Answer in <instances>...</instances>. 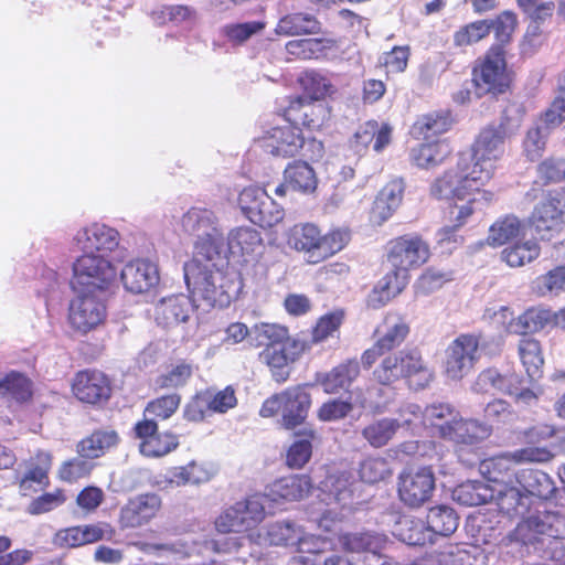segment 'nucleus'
<instances>
[{
	"label": "nucleus",
	"instance_id": "f257e3e1",
	"mask_svg": "<svg viewBox=\"0 0 565 565\" xmlns=\"http://www.w3.org/2000/svg\"><path fill=\"white\" fill-rule=\"evenodd\" d=\"M507 126L490 124L478 132L469 153H460L454 169L446 170L430 185V195L437 200L465 201L480 193L486 203L493 192L482 188L493 178L498 162L504 153Z\"/></svg>",
	"mask_w": 565,
	"mask_h": 565
},
{
	"label": "nucleus",
	"instance_id": "f03ea898",
	"mask_svg": "<svg viewBox=\"0 0 565 565\" xmlns=\"http://www.w3.org/2000/svg\"><path fill=\"white\" fill-rule=\"evenodd\" d=\"M345 317L343 308L323 313L311 326L309 341L290 335L289 328L285 324L260 322L255 324L250 345L254 349H262L258 352V361L268 369L274 382L284 384L290 379L291 365L298 362L312 344L340 337Z\"/></svg>",
	"mask_w": 565,
	"mask_h": 565
},
{
	"label": "nucleus",
	"instance_id": "7ed1b4c3",
	"mask_svg": "<svg viewBox=\"0 0 565 565\" xmlns=\"http://www.w3.org/2000/svg\"><path fill=\"white\" fill-rule=\"evenodd\" d=\"M380 359L372 376L381 386L392 387L403 380L409 388L418 391L427 387L434 380V371L418 348L391 351Z\"/></svg>",
	"mask_w": 565,
	"mask_h": 565
},
{
	"label": "nucleus",
	"instance_id": "20e7f679",
	"mask_svg": "<svg viewBox=\"0 0 565 565\" xmlns=\"http://www.w3.org/2000/svg\"><path fill=\"white\" fill-rule=\"evenodd\" d=\"M351 239L350 232L344 228H331L323 233L312 222L292 225L286 233L287 246L302 254L309 265H318L340 253Z\"/></svg>",
	"mask_w": 565,
	"mask_h": 565
},
{
	"label": "nucleus",
	"instance_id": "39448f33",
	"mask_svg": "<svg viewBox=\"0 0 565 565\" xmlns=\"http://www.w3.org/2000/svg\"><path fill=\"white\" fill-rule=\"evenodd\" d=\"M515 72L508 63V51L489 46L471 68V83L478 97L498 98L512 92Z\"/></svg>",
	"mask_w": 565,
	"mask_h": 565
},
{
	"label": "nucleus",
	"instance_id": "423d86ee",
	"mask_svg": "<svg viewBox=\"0 0 565 565\" xmlns=\"http://www.w3.org/2000/svg\"><path fill=\"white\" fill-rule=\"evenodd\" d=\"M183 271L185 284L194 299L212 308H224L231 303L232 296L225 284L226 277L216 268L199 267L195 262H186Z\"/></svg>",
	"mask_w": 565,
	"mask_h": 565
},
{
	"label": "nucleus",
	"instance_id": "0eeeda50",
	"mask_svg": "<svg viewBox=\"0 0 565 565\" xmlns=\"http://www.w3.org/2000/svg\"><path fill=\"white\" fill-rule=\"evenodd\" d=\"M311 407V395L305 385L289 386L280 393L266 398L260 407L262 417H271L278 412L281 414V426L292 430L302 425Z\"/></svg>",
	"mask_w": 565,
	"mask_h": 565
},
{
	"label": "nucleus",
	"instance_id": "6e6552de",
	"mask_svg": "<svg viewBox=\"0 0 565 565\" xmlns=\"http://www.w3.org/2000/svg\"><path fill=\"white\" fill-rule=\"evenodd\" d=\"M409 333L411 323L405 313L397 310L385 312L381 323L374 330V343L361 355L363 367L370 370L385 353L399 348Z\"/></svg>",
	"mask_w": 565,
	"mask_h": 565
},
{
	"label": "nucleus",
	"instance_id": "1a4fd4ad",
	"mask_svg": "<svg viewBox=\"0 0 565 565\" xmlns=\"http://www.w3.org/2000/svg\"><path fill=\"white\" fill-rule=\"evenodd\" d=\"M487 342L482 331L457 335L446 349L445 373L451 380H461L472 371L480 360Z\"/></svg>",
	"mask_w": 565,
	"mask_h": 565
},
{
	"label": "nucleus",
	"instance_id": "9d476101",
	"mask_svg": "<svg viewBox=\"0 0 565 565\" xmlns=\"http://www.w3.org/2000/svg\"><path fill=\"white\" fill-rule=\"evenodd\" d=\"M384 250L385 260L391 267H397L408 274L424 266L431 255L428 242L417 233L391 238Z\"/></svg>",
	"mask_w": 565,
	"mask_h": 565
},
{
	"label": "nucleus",
	"instance_id": "9b49d317",
	"mask_svg": "<svg viewBox=\"0 0 565 565\" xmlns=\"http://www.w3.org/2000/svg\"><path fill=\"white\" fill-rule=\"evenodd\" d=\"M436 478L430 466L404 468L397 478V494L404 505L422 508L433 498Z\"/></svg>",
	"mask_w": 565,
	"mask_h": 565
},
{
	"label": "nucleus",
	"instance_id": "f8f14e48",
	"mask_svg": "<svg viewBox=\"0 0 565 565\" xmlns=\"http://www.w3.org/2000/svg\"><path fill=\"white\" fill-rule=\"evenodd\" d=\"M116 269L103 254L82 252L73 263V288H98L105 289L115 278Z\"/></svg>",
	"mask_w": 565,
	"mask_h": 565
},
{
	"label": "nucleus",
	"instance_id": "ddd939ff",
	"mask_svg": "<svg viewBox=\"0 0 565 565\" xmlns=\"http://www.w3.org/2000/svg\"><path fill=\"white\" fill-rule=\"evenodd\" d=\"M71 392L81 403L102 406L108 403L113 394V382L105 372L87 367L77 371L71 382Z\"/></svg>",
	"mask_w": 565,
	"mask_h": 565
},
{
	"label": "nucleus",
	"instance_id": "4468645a",
	"mask_svg": "<svg viewBox=\"0 0 565 565\" xmlns=\"http://www.w3.org/2000/svg\"><path fill=\"white\" fill-rule=\"evenodd\" d=\"M267 182L265 188L247 186L238 195V205L242 213L253 224L263 228L271 227L281 220V213L273 210V200L267 193Z\"/></svg>",
	"mask_w": 565,
	"mask_h": 565
},
{
	"label": "nucleus",
	"instance_id": "2eb2a0df",
	"mask_svg": "<svg viewBox=\"0 0 565 565\" xmlns=\"http://www.w3.org/2000/svg\"><path fill=\"white\" fill-rule=\"evenodd\" d=\"M138 448L147 458H161L179 447V436L170 430L160 431L153 420H138L132 427Z\"/></svg>",
	"mask_w": 565,
	"mask_h": 565
},
{
	"label": "nucleus",
	"instance_id": "dca6fc26",
	"mask_svg": "<svg viewBox=\"0 0 565 565\" xmlns=\"http://www.w3.org/2000/svg\"><path fill=\"white\" fill-rule=\"evenodd\" d=\"M106 317V305L94 292H83L71 301L68 321L71 327L81 333L96 329L104 323Z\"/></svg>",
	"mask_w": 565,
	"mask_h": 565
},
{
	"label": "nucleus",
	"instance_id": "f3484780",
	"mask_svg": "<svg viewBox=\"0 0 565 565\" xmlns=\"http://www.w3.org/2000/svg\"><path fill=\"white\" fill-rule=\"evenodd\" d=\"M24 471L18 479L19 490L23 495L43 490L50 486V471L53 466V455L43 449L36 450L24 460Z\"/></svg>",
	"mask_w": 565,
	"mask_h": 565
},
{
	"label": "nucleus",
	"instance_id": "a211bd4d",
	"mask_svg": "<svg viewBox=\"0 0 565 565\" xmlns=\"http://www.w3.org/2000/svg\"><path fill=\"white\" fill-rule=\"evenodd\" d=\"M492 434V427L473 418H463L460 414L449 425L441 428L440 439L459 446H475Z\"/></svg>",
	"mask_w": 565,
	"mask_h": 565
},
{
	"label": "nucleus",
	"instance_id": "6ab92c4d",
	"mask_svg": "<svg viewBox=\"0 0 565 565\" xmlns=\"http://www.w3.org/2000/svg\"><path fill=\"white\" fill-rule=\"evenodd\" d=\"M74 241L82 252L103 254L109 258L119 244V233L105 224L93 223L79 230Z\"/></svg>",
	"mask_w": 565,
	"mask_h": 565
},
{
	"label": "nucleus",
	"instance_id": "aec40b11",
	"mask_svg": "<svg viewBox=\"0 0 565 565\" xmlns=\"http://www.w3.org/2000/svg\"><path fill=\"white\" fill-rule=\"evenodd\" d=\"M161 508V499L154 493H143L128 500L120 509L119 526L121 529L139 527L148 523Z\"/></svg>",
	"mask_w": 565,
	"mask_h": 565
},
{
	"label": "nucleus",
	"instance_id": "412c9836",
	"mask_svg": "<svg viewBox=\"0 0 565 565\" xmlns=\"http://www.w3.org/2000/svg\"><path fill=\"white\" fill-rule=\"evenodd\" d=\"M194 309V301L189 296L172 295L154 306L153 317L158 326L168 329L188 322Z\"/></svg>",
	"mask_w": 565,
	"mask_h": 565
},
{
	"label": "nucleus",
	"instance_id": "4be33fe9",
	"mask_svg": "<svg viewBox=\"0 0 565 565\" xmlns=\"http://www.w3.org/2000/svg\"><path fill=\"white\" fill-rule=\"evenodd\" d=\"M524 381L515 372L501 373L497 367L491 366L482 370L473 384L478 393L495 391L505 395L521 396Z\"/></svg>",
	"mask_w": 565,
	"mask_h": 565
},
{
	"label": "nucleus",
	"instance_id": "5701e85b",
	"mask_svg": "<svg viewBox=\"0 0 565 565\" xmlns=\"http://www.w3.org/2000/svg\"><path fill=\"white\" fill-rule=\"evenodd\" d=\"M120 277L124 287L136 295L149 291L160 279L157 265L146 259H134L127 263Z\"/></svg>",
	"mask_w": 565,
	"mask_h": 565
},
{
	"label": "nucleus",
	"instance_id": "b1692460",
	"mask_svg": "<svg viewBox=\"0 0 565 565\" xmlns=\"http://www.w3.org/2000/svg\"><path fill=\"white\" fill-rule=\"evenodd\" d=\"M265 146L275 157H296L305 145L301 130L295 126L274 127L264 138Z\"/></svg>",
	"mask_w": 565,
	"mask_h": 565
},
{
	"label": "nucleus",
	"instance_id": "393cba45",
	"mask_svg": "<svg viewBox=\"0 0 565 565\" xmlns=\"http://www.w3.org/2000/svg\"><path fill=\"white\" fill-rule=\"evenodd\" d=\"M564 196L565 188L552 189L545 193L531 216L537 231H550L562 221Z\"/></svg>",
	"mask_w": 565,
	"mask_h": 565
},
{
	"label": "nucleus",
	"instance_id": "a878e982",
	"mask_svg": "<svg viewBox=\"0 0 565 565\" xmlns=\"http://www.w3.org/2000/svg\"><path fill=\"white\" fill-rule=\"evenodd\" d=\"M392 127L386 124H379L376 120L365 121L359 127L351 139V147L361 152L366 150L370 145L376 152H381L392 140Z\"/></svg>",
	"mask_w": 565,
	"mask_h": 565
},
{
	"label": "nucleus",
	"instance_id": "bb28decb",
	"mask_svg": "<svg viewBox=\"0 0 565 565\" xmlns=\"http://www.w3.org/2000/svg\"><path fill=\"white\" fill-rule=\"evenodd\" d=\"M360 375V364L356 359H348L332 367L318 381L327 394H338L348 391Z\"/></svg>",
	"mask_w": 565,
	"mask_h": 565
},
{
	"label": "nucleus",
	"instance_id": "cd10ccee",
	"mask_svg": "<svg viewBox=\"0 0 565 565\" xmlns=\"http://www.w3.org/2000/svg\"><path fill=\"white\" fill-rule=\"evenodd\" d=\"M321 30L322 23L316 15L307 12H292L278 20L274 32L280 36H298L319 34Z\"/></svg>",
	"mask_w": 565,
	"mask_h": 565
},
{
	"label": "nucleus",
	"instance_id": "c85d7f7f",
	"mask_svg": "<svg viewBox=\"0 0 565 565\" xmlns=\"http://www.w3.org/2000/svg\"><path fill=\"white\" fill-rule=\"evenodd\" d=\"M409 280L411 274L397 267H391L372 289L374 307H382L397 297L407 287Z\"/></svg>",
	"mask_w": 565,
	"mask_h": 565
},
{
	"label": "nucleus",
	"instance_id": "c756f323",
	"mask_svg": "<svg viewBox=\"0 0 565 565\" xmlns=\"http://www.w3.org/2000/svg\"><path fill=\"white\" fill-rule=\"evenodd\" d=\"M119 443L120 437L115 429H95L77 443L76 452L83 458L94 460L117 447Z\"/></svg>",
	"mask_w": 565,
	"mask_h": 565
},
{
	"label": "nucleus",
	"instance_id": "7c9ffc66",
	"mask_svg": "<svg viewBox=\"0 0 565 565\" xmlns=\"http://www.w3.org/2000/svg\"><path fill=\"white\" fill-rule=\"evenodd\" d=\"M452 152L447 139L426 141L413 148L409 158L419 168H433L443 163Z\"/></svg>",
	"mask_w": 565,
	"mask_h": 565
},
{
	"label": "nucleus",
	"instance_id": "2f4dec72",
	"mask_svg": "<svg viewBox=\"0 0 565 565\" xmlns=\"http://www.w3.org/2000/svg\"><path fill=\"white\" fill-rule=\"evenodd\" d=\"M514 459L510 452H503L488 459H484L480 463V471L483 477L492 483L507 486L515 481L516 471L513 467Z\"/></svg>",
	"mask_w": 565,
	"mask_h": 565
},
{
	"label": "nucleus",
	"instance_id": "473e14b6",
	"mask_svg": "<svg viewBox=\"0 0 565 565\" xmlns=\"http://www.w3.org/2000/svg\"><path fill=\"white\" fill-rule=\"evenodd\" d=\"M312 483L309 476L290 475L276 480L270 491L275 500L299 501L310 493Z\"/></svg>",
	"mask_w": 565,
	"mask_h": 565
},
{
	"label": "nucleus",
	"instance_id": "72a5a7b5",
	"mask_svg": "<svg viewBox=\"0 0 565 565\" xmlns=\"http://www.w3.org/2000/svg\"><path fill=\"white\" fill-rule=\"evenodd\" d=\"M341 548L347 553L379 554L384 545L383 535L371 532H347L338 535Z\"/></svg>",
	"mask_w": 565,
	"mask_h": 565
},
{
	"label": "nucleus",
	"instance_id": "f704fd0d",
	"mask_svg": "<svg viewBox=\"0 0 565 565\" xmlns=\"http://www.w3.org/2000/svg\"><path fill=\"white\" fill-rule=\"evenodd\" d=\"M298 438L288 448L286 465L291 469H301L312 456V443L318 438L317 430L309 426L295 433Z\"/></svg>",
	"mask_w": 565,
	"mask_h": 565
},
{
	"label": "nucleus",
	"instance_id": "c9c22d12",
	"mask_svg": "<svg viewBox=\"0 0 565 565\" xmlns=\"http://www.w3.org/2000/svg\"><path fill=\"white\" fill-rule=\"evenodd\" d=\"M515 482L522 487L527 498L537 497L546 499L555 490L552 478L544 471L537 469L527 468L518 471Z\"/></svg>",
	"mask_w": 565,
	"mask_h": 565
},
{
	"label": "nucleus",
	"instance_id": "e433bc0d",
	"mask_svg": "<svg viewBox=\"0 0 565 565\" xmlns=\"http://www.w3.org/2000/svg\"><path fill=\"white\" fill-rule=\"evenodd\" d=\"M284 180L289 188L301 193H312L318 185L315 170L302 160H295L285 168Z\"/></svg>",
	"mask_w": 565,
	"mask_h": 565
},
{
	"label": "nucleus",
	"instance_id": "4c0bfd02",
	"mask_svg": "<svg viewBox=\"0 0 565 565\" xmlns=\"http://www.w3.org/2000/svg\"><path fill=\"white\" fill-rule=\"evenodd\" d=\"M489 26V34L493 32L495 42L490 46H500L502 51H508L512 42L513 34L518 28V15L512 10H503L493 19H484Z\"/></svg>",
	"mask_w": 565,
	"mask_h": 565
},
{
	"label": "nucleus",
	"instance_id": "58836bf2",
	"mask_svg": "<svg viewBox=\"0 0 565 565\" xmlns=\"http://www.w3.org/2000/svg\"><path fill=\"white\" fill-rule=\"evenodd\" d=\"M541 255V246L535 239L518 241L501 250V260L511 268L523 267Z\"/></svg>",
	"mask_w": 565,
	"mask_h": 565
},
{
	"label": "nucleus",
	"instance_id": "ea45409f",
	"mask_svg": "<svg viewBox=\"0 0 565 565\" xmlns=\"http://www.w3.org/2000/svg\"><path fill=\"white\" fill-rule=\"evenodd\" d=\"M399 427L398 419L384 417L365 425L361 430V436L371 447L382 448L393 439Z\"/></svg>",
	"mask_w": 565,
	"mask_h": 565
},
{
	"label": "nucleus",
	"instance_id": "a19ab883",
	"mask_svg": "<svg viewBox=\"0 0 565 565\" xmlns=\"http://www.w3.org/2000/svg\"><path fill=\"white\" fill-rule=\"evenodd\" d=\"M452 124L454 119L449 110H438L418 117L413 125V129L425 140H428L449 131Z\"/></svg>",
	"mask_w": 565,
	"mask_h": 565
},
{
	"label": "nucleus",
	"instance_id": "79ce46f5",
	"mask_svg": "<svg viewBox=\"0 0 565 565\" xmlns=\"http://www.w3.org/2000/svg\"><path fill=\"white\" fill-rule=\"evenodd\" d=\"M32 381L23 373L11 371L0 380V396L17 403H24L33 395Z\"/></svg>",
	"mask_w": 565,
	"mask_h": 565
},
{
	"label": "nucleus",
	"instance_id": "37998d69",
	"mask_svg": "<svg viewBox=\"0 0 565 565\" xmlns=\"http://www.w3.org/2000/svg\"><path fill=\"white\" fill-rule=\"evenodd\" d=\"M551 309L532 307L511 322L512 333L529 335L551 327Z\"/></svg>",
	"mask_w": 565,
	"mask_h": 565
},
{
	"label": "nucleus",
	"instance_id": "c03bdc74",
	"mask_svg": "<svg viewBox=\"0 0 565 565\" xmlns=\"http://www.w3.org/2000/svg\"><path fill=\"white\" fill-rule=\"evenodd\" d=\"M426 523L433 536H450L458 529L459 516L452 508L435 505L428 510Z\"/></svg>",
	"mask_w": 565,
	"mask_h": 565
},
{
	"label": "nucleus",
	"instance_id": "a18cd8bd",
	"mask_svg": "<svg viewBox=\"0 0 565 565\" xmlns=\"http://www.w3.org/2000/svg\"><path fill=\"white\" fill-rule=\"evenodd\" d=\"M497 492V504L502 513L516 516L526 512L529 498L522 487L510 483Z\"/></svg>",
	"mask_w": 565,
	"mask_h": 565
},
{
	"label": "nucleus",
	"instance_id": "49530a36",
	"mask_svg": "<svg viewBox=\"0 0 565 565\" xmlns=\"http://www.w3.org/2000/svg\"><path fill=\"white\" fill-rule=\"evenodd\" d=\"M518 354L526 374L531 379L540 376L544 364L540 341L533 337L523 335L518 344Z\"/></svg>",
	"mask_w": 565,
	"mask_h": 565
},
{
	"label": "nucleus",
	"instance_id": "de8ad7c7",
	"mask_svg": "<svg viewBox=\"0 0 565 565\" xmlns=\"http://www.w3.org/2000/svg\"><path fill=\"white\" fill-rule=\"evenodd\" d=\"M265 503L266 495L262 493H254L235 502L246 531L255 529L264 521L266 518Z\"/></svg>",
	"mask_w": 565,
	"mask_h": 565
},
{
	"label": "nucleus",
	"instance_id": "09e8293b",
	"mask_svg": "<svg viewBox=\"0 0 565 565\" xmlns=\"http://www.w3.org/2000/svg\"><path fill=\"white\" fill-rule=\"evenodd\" d=\"M181 404V395L170 393L150 399L143 409V417L140 420L163 422L171 418Z\"/></svg>",
	"mask_w": 565,
	"mask_h": 565
},
{
	"label": "nucleus",
	"instance_id": "8fccbe9b",
	"mask_svg": "<svg viewBox=\"0 0 565 565\" xmlns=\"http://www.w3.org/2000/svg\"><path fill=\"white\" fill-rule=\"evenodd\" d=\"M302 529L290 521H276L267 525L263 540L271 546H294Z\"/></svg>",
	"mask_w": 565,
	"mask_h": 565
},
{
	"label": "nucleus",
	"instance_id": "3c124183",
	"mask_svg": "<svg viewBox=\"0 0 565 565\" xmlns=\"http://www.w3.org/2000/svg\"><path fill=\"white\" fill-rule=\"evenodd\" d=\"M263 244V238L256 228L241 226L232 230L228 235V248L231 253L241 256L254 253Z\"/></svg>",
	"mask_w": 565,
	"mask_h": 565
},
{
	"label": "nucleus",
	"instance_id": "603ef678",
	"mask_svg": "<svg viewBox=\"0 0 565 565\" xmlns=\"http://www.w3.org/2000/svg\"><path fill=\"white\" fill-rule=\"evenodd\" d=\"M214 223L215 215L207 209L192 207L182 216L183 230L198 238L216 232Z\"/></svg>",
	"mask_w": 565,
	"mask_h": 565
},
{
	"label": "nucleus",
	"instance_id": "864d4df0",
	"mask_svg": "<svg viewBox=\"0 0 565 565\" xmlns=\"http://www.w3.org/2000/svg\"><path fill=\"white\" fill-rule=\"evenodd\" d=\"M522 230L521 221L514 215H504L489 228L487 241L491 246H502L519 236Z\"/></svg>",
	"mask_w": 565,
	"mask_h": 565
},
{
	"label": "nucleus",
	"instance_id": "5fc2aeb1",
	"mask_svg": "<svg viewBox=\"0 0 565 565\" xmlns=\"http://www.w3.org/2000/svg\"><path fill=\"white\" fill-rule=\"evenodd\" d=\"M358 473L362 482L375 484L390 478L392 468L384 457L369 456L360 462Z\"/></svg>",
	"mask_w": 565,
	"mask_h": 565
},
{
	"label": "nucleus",
	"instance_id": "6e6d98bb",
	"mask_svg": "<svg viewBox=\"0 0 565 565\" xmlns=\"http://www.w3.org/2000/svg\"><path fill=\"white\" fill-rule=\"evenodd\" d=\"M535 290L539 296H558L565 291V264L553 267L536 277Z\"/></svg>",
	"mask_w": 565,
	"mask_h": 565
},
{
	"label": "nucleus",
	"instance_id": "4d7b16f0",
	"mask_svg": "<svg viewBox=\"0 0 565 565\" xmlns=\"http://www.w3.org/2000/svg\"><path fill=\"white\" fill-rule=\"evenodd\" d=\"M489 36V26L486 20H476L461 25L452 34L455 47L463 49L477 44Z\"/></svg>",
	"mask_w": 565,
	"mask_h": 565
},
{
	"label": "nucleus",
	"instance_id": "13d9d810",
	"mask_svg": "<svg viewBox=\"0 0 565 565\" xmlns=\"http://www.w3.org/2000/svg\"><path fill=\"white\" fill-rule=\"evenodd\" d=\"M220 255V243L216 232L199 237L194 244L193 257L189 262H195L199 267L216 268L214 258Z\"/></svg>",
	"mask_w": 565,
	"mask_h": 565
},
{
	"label": "nucleus",
	"instance_id": "bf43d9fd",
	"mask_svg": "<svg viewBox=\"0 0 565 565\" xmlns=\"http://www.w3.org/2000/svg\"><path fill=\"white\" fill-rule=\"evenodd\" d=\"M194 364L192 361L180 360L167 373L156 379L159 388H178L184 386L192 377Z\"/></svg>",
	"mask_w": 565,
	"mask_h": 565
},
{
	"label": "nucleus",
	"instance_id": "052dcab7",
	"mask_svg": "<svg viewBox=\"0 0 565 565\" xmlns=\"http://www.w3.org/2000/svg\"><path fill=\"white\" fill-rule=\"evenodd\" d=\"M452 279L451 270H441L430 266L419 275L415 282V289L417 294L426 296L440 289Z\"/></svg>",
	"mask_w": 565,
	"mask_h": 565
},
{
	"label": "nucleus",
	"instance_id": "680f3d73",
	"mask_svg": "<svg viewBox=\"0 0 565 565\" xmlns=\"http://www.w3.org/2000/svg\"><path fill=\"white\" fill-rule=\"evenodd\" d=\"M454 494L459 503L468 507L484 504L493 497L489 494L488 487L480 481L461 483L455 489Z\"/></svg>",
	"mask_w": 565,
	"mask_h": 565
},
{
	"label": "nucleus",
	"instance_id": "e2e57ef3",
	"mask_svg": "<svg viewBox=\"0 0 565 565\" xmlns=\"http://www.w3.org/2000/svg\"><path fill=\"white\" fill-rule=\"evenodd\" d=\"M458 414L459 412L449 404H433L425 408L424 422L435 429L436 436L440 438L441 428L449 425Z\"/></svg>",
	"mask_w": 565,
	"mask_h": 565
},
{
	"label": "nucleus",
	"instance_id": "0e129e2a",
	"mask_svg": "<svg viewBox=\"0 0 565 565\" xmlns=\"http://www.w3.org/2000/svg\"><path fill=\"white\" fill-rule=\"evenodd\" d=\"M536 177L541 184L548 185L565 181V159L547 157L536 166Z\"/></svg>",
	"mask_w": 565,
	"mask_h": 565
},
{
	"label": "nucleus",
	"instance_id": "69168bd1",
	"mask_svg": "<svg viewBox=\"0 0 565 565\" xmlns=\"http://www.w3.org/2000/svg\"><path fill=\"white\" fill-rule=\"evenodd\" d=\"M89 460V458L78 455V457L63 461L58 467V478L64 482L73 483L88 477L93 470V463Z\"/></svg>",
	"mask_w": 565,
	"mask_h": 565
},
{
	"label": "nucleus",
	"instance_id": "338daca9",
	"mask_svg": "<svg viewBox=\"0 0 565 565\" xmlns=\"http://www.w3.org/2000/svg\"><path fill=\"white\" fill-rule=\"evenodd\" d=\"M529 519L535 522L533 529L537 531L540 536L545 535L552 539L563 537L559 526L565 523V519L558 513L544 511L530 515Z\"/></svg>",
	"mask_w": 565,
	"mask_h": 565
},
{
	"label": "nucleus",
	"instance_id": "774afa93",
	"mask_svg": "<svg viewBox=\"0 0 565 565\" xmlns=\"http://www.w3.org/2000/svg\"><path fill=\"white\" fill-rule=\"evenodd\" d=\"M303 111L300 126L308 130H320L331 117L328 105L311 99H308Z\"/></svg>",
	"mask_w": 565,
	"mask_h": 565
}]
</instances>
